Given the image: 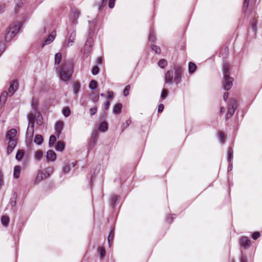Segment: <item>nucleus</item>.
Returning <instances> with one entry per match:
<instances>
[{"mask_svg":"<svg viewBox=\"0 0 262 262\" xmlns=\"http://www.w3.org/2000/svg\"><path fill=\"white\" fill-rule=\"evenodd\" d=\"M17 131L14 128H12L7 132L6 135V140L7 141V155H10L15 148L17 143V138L16 137Z\"/></svg>","mask_w":262,"mask_h":262,"instance_id":"f257e3e1","label":"nucleus"},{"mask_svg":"<svg viewBox=\"0 0 262 262\" xmlns=\"http://www.w3.org/2000/svg\"><path fill=\"white\" fill-rule=\"evenodd\" d=\"M174 72L173 70H169L165 76V82L166 83H171L173 81L176 84L179 83L181 81V76L183 70L179 67H174Z\"/></svg>","mask_w":262,"mask_h":262,"instance_id":"f03ea898","label":"nucleus"},{"mask_svg":"<svg viewBox=\"0 0 262 262\" xmlns=\"http://www.w3.org/2000/svg\"><path fill=\"white\" fill-rule=\"evenodd\" d=\"M229 65L227 63L223 64V71L224 74V81L223 88L224 90H229L233 85V79L229 76Z\"/></svg>","mask_w":262,"mask_h":262,"instance_id":"7ed1b4c3","label":"nucleus"},{"mask_svg":"<svg viewBox=\"0 0 262 262\" xmlns=\"http://www.w3.org/2000/svg\"><path fill=\"white\" fill-rule=\"evenodd\" d=\"M72 74V71L69 68L62 66L59 70V76L61 80L67 81L70 80Z\"/></svg>","mask_w":262,"mask_h":262,"instance_id":"20e7f679","label":"nucleus"},{"mask_svg":"<svg viewBox=\"0 0 262 262\" xmlns=\"http://www.w3.org/2000/svg\"><path fill=\"white\" fill-rule=\"evenodd\" d=\"M237 104L236 100L233 98L230 99L228 105V113L226 116V119L231 118L233 116L237 108Z\"/></svg>","mask_w":262,"mask_h":262,"instance_id":"39448f33","label":"nucleus"},{"mask_svg":"<svg viewBox=\"0 0 262 262\" xmlns=\"http://www.w3.org/2000/svg\"><path fill=\"white\" fill-rule=\"evenodd\" d=\"M18 89V83L16 80H13L10 82L8 89L9 96H12Z\"/></svg>","mask_w":262,"mask_h":262,"instance_id":"423d86ee","label":"nucleus"},{"mask_svg":"<svg viewBox=\"0 0 262 262\" xmlns=\"http://www.w3.org/2000/svg\"><path fill=\"white\" fill-rule=\"evenodd\" d=\"M46 158L47 162H53L56 159V154L53 150H49L47 152Z\"/></svg>","mask_w":262,"mask_h":262,"instance_id":"0eeeda50","label":"nucleus"},{"mask_svg":"<svg viewBox=\"0 0 262 262\" xmlns=\"http://www.w3.org/2000/svg\"><path fill=\"white\" fill-rule=\"evenodd\" d=\"M63 127V123L62 121H58L56 122L55 125V133L57 134V136L59 137L60 134L61 133V131L62 130Z\"/></svg>","mask_w":262,"mask_h":262,"instance_id":"6e6552de","label":"nucleus"},{"mask_svg":"<svg viewBox=\"0 0 262 262\" xmlns=\"http://www.w3.org/2000/svg\"><path fill=\"white\" fill-rule=\"evenodd\" d=\"M20 26L21 24L20 23H17L14 26L10 28L9 31L12 33V34H13L15 36L19 30Z\"/></svg>","mask_w":262,"mask_h":262,"instance_id":"1a4fd4ad","label":"nucleus"},{"mask_svg":"<svg viewBox=\"0 0 262 262\" xmlns=\"http://www.w3.org/2000/svg\"><path fill=\"white\" fill-rule=\"evenodd\" d=\"M47 177L46 175V173H44V171H39L37 174V176L36 178L35 182H39L43 180L44 179L47 178Z\"/></svg>","mask_w":262,"mask_h":262,"instance_id":"9d476101","label":"nucleus"},{"mask_svg":"<svg viewBox=\"0 0 262 262\" xmlns=\"http://www.w3.org/2000/svg\"><path fill=\"white\" fill-rule=\"evenodd\" d=\"M56 36V32L53 31L48 36V37L45 40V44L48 45L52 42L55 39Z\"/></svg>","mask_w":262,"mask_h":262,"instance_id":"9b49d317","label":"nucleus"},{"mask_svg":"<svg viewBox=\"0 0 262 262\" xmlns=\"http://www.w3.org/2000/svg\"><path fill=\"white\" fill-rule=\"evenodd\" d=\"M241 245L246 248L249 247L250 244V241L247 237H242L241 239Z\"/></svg>","mask_w":262,"mask_h":262,"instance_id":"f8f14e48","label":"nucleus"},{"mask_svg":"<svg viewBox=\"0 0 262 262\" xmlns=\"http://www.w3.org/2000/svg\"><path fill=\"white\" fill-rule=\"evenodd\" d=\"M122 105L121 103H118L116 104L113 107V112L115 114H118L121 113Z\"/></svg>","mask_w":262,"mask_h":262,"instance_id":"ddd939ff","label":"nucleus"},{"mask_svg":"<svg viewBox=\"0 0 262 262\" xmlns=\"http://www.w3.org/2000/svg\"><path fill=\"white\" fill-rule=\"evenodd\" d=\"M24 150L23 149H19L17 150L16 152L15 158L16 160L20 161L24 157Z\"/></svg>","mask_w":262,"mask_h":262,"instance_id":"4468645a","label":"nucleus"},{"mask_svg":"<svg viewBox=\"0 0 262 262\" xmlns=\"http://www.w3.org/2000/svg\"><path fill=\"white\" fill-rule=\"evenodd\" d=\"M80 15V12L78 11L77 10H75L73 11V16H72V20L73 23L74 24H77V19L79 16Z\"/></svg>","mask_w":262,"mask_h":262,"instance_id":"2eb2a0df","label":"nucleus"},{"mask_svg":"<svg viewBox=\"0 0 262 262\" xmlns=\"http://www.w3.org/2000/svg\"><path fill=\"white\" fill-rule=\"evenodd\" d=\"M20 172V167L19 166L16 165L14 167V172H13V177L15 179H17L19 177Z\"/></svg>","mask_w":262,"mask_h":262,"instance_id":"dca6fc26","label":"nucleus"},{"mask_svg":"<svg viewBox=\"0 0 262 262\" xmlns=\"http://www.w3.org/2000/svg\"><path fill=\"white\" fill-rule=\"evenodd\" d=\"M34 124L28 125L26 134L28 136L32 137L34 133Z\"/></svg>","mask_w":262,"mask_h":262,"instance_id":"f3484780","label":"nucleus"},{"mask_svg":"<svg viewBox=\"0 0 262 262\" xmlns=\"http://www.w3.org/2000/svg\"><path fill=\"white\" fill-rule=\"evenodd\" d=\"M7 96H9L8 92H3L0 96V103L4 104L7 99Z\"/></svg>","mask_w":262,"mask_h":262,"instance_id":"a211bd4d","label":"nucleus"},{"mask_svg":"<svg viewBox=\"0 0 262 262\" xmlns=\"http://www.w3.org/2000/svg\"><path fill=\"white\" fill-rule=\"evenodd\" d=\"M108 129V125L106 122H102L100 124L99 129L100 131L104 132Z\"/></svg>","mask_w":262,"mask_h":262,"instance_id":"6ab92c4d","label":"nucleus"},{"mask_svg":"<svg viewBox=\"0 0 262 262\" xmlns=\"http://www.w3.org/2000/svg\"><path fill=\"white\" fill-rule=\"evenodd\" d=\"M116 0H103L102 5H105L108 3V7L110 9L114 7Z\"/></svg>","mask_w":262,"mask_h":262,"instance_id":"aec40b11","label":"nucleus"},{"mask_svg":"<svg viewBox=\"0 0 262 262\" xmlns=\"http://www.w3.org/2000/svg\"><path fill=\"white\" fill-rule=\"evenodd\" d=\"M9 221V217L7 215H3L1 218V222L2 224L5 227H7L8 225Z\"/></svg>","mask_w":262,"mask_h":262,"instance_id":"412c9836","label":"nucleus"},{"mask_svg":"<svg viewBox=\"0 0 262 262\" xmlns=\"http://www.w3.org/2000/svg\"><path fill=\"white\" fill-rule=\"evenodd\" d=\"M43 141L42 137L40 135H37L34 140V142L36 144L39 145H41Z\"/></svg>","mask_w":262,"mask_h":262,"instance_id":"4be33fe9","label":"nucleus"},{"mask_svg":"<svg viewBox=\"0 0 262 262\" xmlns=\"http://www.w3.org/2000/svg\"><path fill=\"white\" fill-rule=\"evenodd\" d=\"M196 69V66L193 62H189L188 64V70L190 74L193 73Z\"/></svg>","mask_w":262,"mask_h":262,"instance_id":"5701e85b","label":"nucleus"},{"mask_svg":"<svg viewBox=\"0 0 262 262\" xmlns=\"http://www.w3.org/2000/svg\"><path fill=\"white\" fill-rule=\"evenodd\" d=\"M55 149L57 151H62L64 149V144L62 142H58L55 146Z\"/></svg>","mask_w":262,"mask_h":262,"instance_id":"b1692460","label":"nucleus"},{"mask_svg":"<svg viewBox=\"0 0 262 262\" xmlns=\"http://www.w3.org/2000/svg\"><path fill=\"white\" fill-rule=\"evenodd\" d=\"M114 231H111L107 237V241H108V243L109 244V246L111 247L112 243H113V239H114Z\"/></svg>","mask_w":262,"mask_h":262,"instance_id":"393cba45","label":"nucleus"},{"mask_svg":"<svg viewBox=\"0 0 262 262\" xmlns=\"http://www.w3.org/2000/svg\"><path fill=\"white\" fill-rule=\"evenodd\" d=\"M56 141V138L54 135H51L50 137L49 141V145L50 147H52L54 146L55 142Z\"/></svg>","mask_w":262,"mask_h":262,"instance_id":"a878e982","label":"nucleus"},{"mask_svg":"<svg viewBox=\"0 0 262 262\" xmlns=\"http://www.w3.org/2000/svg\"><path fill=\"white\" fill-rule=\"evenodd\" d=\"M92 51V47H88L86 48V47H84V52L83 54L84 56L87 57L91 53Z\"/></svg>","mask_w":262,"mask_h":262,"instance_id":"bb28decb","label":"nucleus"},{"mask_svg":"<svg viewBox=\"0 0 262 262\" xmlns=\"http://www.w3.org/2000/svg\"><path fill=\"white\" fill-rule=\"evenodd\" d=\"M76 37V32L75 31H73L71 34H70L69 37V42H71V45H72V44L74 43L75 39Z\"/></svg>","mask_w":262,"mask_h":262,"instance_id":"cd10ccee","label":"nucleus"},{"mask_svg":"<svg viewBox=\"0 0 262 262\" xmlns=\"http://www.w3.org/2000/svg\"><path fill=\"white\" fill-rule=\"evenodd\" d=\"M28 120L29 121L28 125H31L32 124L34 125L35 117L33 114H29L28 115Z\"/></svg>","mask_w":262,"mask_h":262,"instance_id":"c85d7f7f","label":"nucleus"},{"mask_svg":"<svg viewBox=\"0 0 262 262\" xmlns=\"http://www.w3.org/2000/svg\"><path fill=\"white\" fill-rule=\"evenodd\" d=\"M42 156V152L41 150H37L34 154V158L36 160L39 161Z\"/></svg>","mask_w":262,"mask_h":262,"instance_id":"c756f323","label":"nucleus"},{"mask_svg":"<svg viewBox=\"0 0 262 262\" xmlns=\"http://www.w3.org/2000/svg\"><path fill=\"white\" fill-rule=\"evenodd\" d=\"M61 54L59 53H57L55 55V63L56 64H59L61 61Z\"/></svg>","mask_w":262,"mask_h":262,"instance_id":"7c9ffc66","label":"nucleus"},{"mask_svg":"<svg viewBox=\"0 0 262 262\" xmlns=\"http://www.w3.org/2000/svg\"><path fill=\"white\" fill-rule=\"evenodd\" d=\"M44 173H46V176L49 177L53 171V168L51 167H47L43 170Z\"/></svg>","mask_w":262,"mask_h":262,"instance_id":"2f4dec72","label":"nucleus"},{"mask_svg":"<svg viewBox=\"0 0 262 262\" xmlns=\"http://www.w3.org/2000/svg\"><path fill=\"white\" fill-rule=\"evenodd\" d=\"M97 83L96 80H92L89 84V88L91 90H95L97 88Z\"/></svg>","mask_w":262,"mask_h":262,"instance_id":"473e14b6","label":"nucleus"},{"mask_svg":"<svg viewBox=\"0 0 262 262\" xmlns=\"http://www.w3.org/2000/svg\"><path fill=\"white\" fill-rule=\"evenodd\" d=\"M167 61L163 59H160L158 62V66L161 68H165L167 66Z\"/></svg>","mask_w":262,"mask_h":262,"instance_id":"72a5a7b5","label":"nucleus"},{"mask_svg":"<svg viewBox=\"0 0 262 262\" xmlns=\"http://www.w3.org/2000/svg\"><path fill=\"white\" fill-rule=\"evenodd\" d=\"M93 39L91 37H89L87 39L84 47L88 48V47H93Z\"/></svg>","mask_w":262,"mask_h":262,"instance_id":"f704fd0d","label":"nucleus"},{"mask_svg":"<svg viewBox=\"0 0 262 262\" xmlns=\"http://www.w3.org/2000/svg\"><path fill=\"white\" fill-rule=\"evenodd\" d=\"M62 113L65 117L69 116L71 114V111L70 108L68 107H64L62 110Z\"/></svg>","mask_w":262,"mask_h":262,"instance_id":"c9c22d12","label":"nucleus"},{"mask_svg":"<svg viewBox=\"0 0 262 262\" xmlns=\"http://www.w3.org/2000/svg\"><path fill=\"white\" fill-rule=\"evenodd\" d=\"M80 88V84L79 82H76L74 84L73 92L75 94H77L79 91Z\"/></svg>","mask_w":262,"mask_h":262,"instance_id":"e433bc0d","label":"nucleus"},{"mask_svg":"<svg viewBox=\"0 0 262 262\" xmlns=\"http://www.w3.org/2000/svg\"><path fill=\"white\" fill-rule=\"evenodd\" d=\"M233 149L232 147H229L228 149V160L229 161V163H231V162L232 160L233 159Z\"/></svg>","mask_w":262,"mask_h":262,"instance_id":"4c0bfd02","label":"nucleus"},{"mask_svg":"<svg viewBox=\"0 0 262 262\" xmlns=\"http://www.w3.org/2000/svg\"><path fill=\"white\" fill-rule=\"evenodd\" d=\"M14 36V35L9 31L6 35L5 40L7 42L10 41Z\"/></svg>","mask_w":262,"mask_h":262,"instance_id":"58836bf2","label":"nucleus"},{"mask_svg":"<svg viewBox=\"0 0 262 262\" xmlns=\"http://www.w3.org/2000/svg\"><path fill=\"white\" fill-rule=\"evenodd\" d=\"M98 252L99 253V255L101 258H103L105 255V250L103 247H101L98 248Z\"/></svg>","mask_w":262,"mask_h":262,"instance_id":"ea45409f","label":"nucleus"},{"mask_svg":"<svg viewBox=\"0 0 262 262\" xmlns=\"http://www.w3.org/2000/svg\"><path fill=\"white\" fill-rule=\"evenodd\" d=\"M130 86L129 85H127L125 86L123 91V95L124 96H127L129 95Z\"/></svg>","mask_w":262,"mask_h":262,"instance_id":"a19ab883","label":"nucleus"},{"mask_svg":"<svg viewBox=\"0 0 262 262\" xmlns=\"http://www.w3.org/2000/svg\"><path fill=\"white\" fill-rule=\"evenodd\" d=\"M168 96V92L166 90L163 89L162 91L161 95V98L162 99H165Z\"/></svg>","mask_w":262,"mask_h":262,"instance_id":"79ce46f5","label":"nucleus"},{"mask_svg":"<svg viewBox=\"0 0 262 262\" xmlns=\"http://www.w3.org/2000/svg\"><path fill=\"white\" fill-rule=\"evenodd\" d=\"M99 72V68L98 66H95L93 67L92 70V73L93 75H96L98 74Z\"/></svg>","mask_w":262,"mask_h":262,"instance_id":"37998d69","label":"nucleus"},{"mask_svg":"<svg viewBox=\"0 0 262 262\" xmlns=\"http://www.w3.org/2000/svg\"><path fill=\"white\" fill-rule=\"evenodd\" d=\"M152 50L155 51V52L156 54H160V53L161 52L160 48L158 46H156V45H153L152 46Z\"/></svg>","mask_w":262,"mask_h":262,"instance_id":"c03bdc74","label":"nucleus"},{"mask_svg":"<svg viewBox=\"0 0 262 262\" xmlns=\"http://www.w3.org/2000/svg\"><path fill=\"white\" fill-rule=\"evenodd\" d=\"M97 111V107L96 106L92 107L90 110V113L91 116L94 115Z\"/></svg>","mask_w":262,"mask_h":262,"instance_id":"a18cd8bd","label":"nucleus"},{"mask_svg":"<svg viewBox=\"0 0 262 262\" xmlns=\"http://www.w3.org/2000/svg\"><path fill=\"white\" fill-rule=\"evenodd\" d=\"M111 200L113 205H114L118 200V196L116 195H112L111 197Z\"/></svg>","mask_w":262,"mask_h":262,"instance_id":"49530a36","label":"nucleus"},{"mask_svg":"<svg viewBox=\"0 0 262 262\" xmlns=\"http://www.w3.org/2000/svg\"><path fill=\"white\" fill-rule=\"evenodd\" d=\"M219 138L221 142H222V143H223V142L222 141H223L225 139L224 134L223 132H219Z\"/></svg>","mask_w":262,"mask_h":262,"instance_id":"de8ad7c7","label":"nucleus"},{"mask_svg":"<svg viewBox=\"0 0 262 262\" xmlns=\"http://www.w3.org/2000/svg\"><path fill=\"white\" fill-rule=\"evenodd\" d=\"M260 236V233L259 232H255L252 234V238L253 239H256Z\"/></svg>","mask_w":262,"mask_h":262,"instance_id":"09e8293b","label":"nucleus"},{"mask_svg":"<svg viewBox=\"0 0 262 262\" xmlns=\"http://www.w3.org/2000/svg\"><path fill=\"white\" fill-rule=\"evenodd\" d=\"M71 42H69V41H65L62 45V48L64 49H67V48L71 46Z\"/></svg>","mask_w":262,"mask_h":262,"instance_id":"8fccbe9b","label":"nucleus"},{"mask_svg":"<svg viewBox=\"0 0 262 262\" xmlns=\"http://www.w3.org/2000/svg\"><path fill=\"white\" fill-rule=\"evenodd\" d=\"M15 2L17 8H20L22 6L23 3L21 0H15Z\"/></svg>","mask_w":262,"mask_h":262,"instance_id":"3c124183","label":"nucleus"},{"mask_svg":"<svg viewBox=\"0 0 262 262\" xmlns=\"http://www.w3.org/2000/svg\"><path fill=\"white\" fill-rule=\"evenodd\" d=\"M70 170V167L69 165H66L64 167L63 169V172L64 173H68Z\"/></svg>","mask_w":262,"mask_h":262,"instance_id":"603ef678","label":"nucleus"},{"mask_svg":"<svg viewBox=\"0 0 262 262\" xmlns=\"http://www.w3.org/2000/svg\"><path fill=\"white\" fill-rule=\"evenodd\" d=\"M164 106L163 104H160L158 106V113H161L164 110Z\"/></svg>","mask_w":262,"mask_h":262,"instance_id":"864d4df0","label":"nucleus"},{"mask_svg":"<svg viewBox=\"0 0 262 262\" xmlns=\"http://www.w3.org/2000/svg\"><path fill=\"white\" fill-rule=\"evenodd\" d=\"M37 119L36 120V122L38 124L41 125L42 124V118L40 117L39 115L37 116Z\"/></svg>","mask_w":262,"mask_h":262,"instance_id":"5fc2aeb1","label":"nucleus"},{"mask_svg":"<svg viewBox=\"0 0 262 262\" xmlns=\"http://www.w3.org/2000/svg\"><path fill=\"white\" fill-rule=\"evenodd\" d=\"M107 94H108V96H107V97L108 98H113V97H114V93L112 91H108L107 92Z\"/></svg>","mask_w":262,"mask_h":262,"instance_id":"6e6d98bb","label":"nucleus"},{"mask_svg":"<svg viewBox=\"0 0 262 262\" xmlns=\"http://www.w3.org/2000/svg\"><path fill=\"white\" fill-rule=\"evenodd\" d=\"M241 262H247V258L245 256L242 255L241 258Z\"/></svg>","mask_w":262,"mask_h":262,"instance_id":"4d7b16f0","label":"nucleus"},{"mask_svg":"<svg viewBox=\"0 0 262 262\" xmlns=\"http://www.w3.org/2000/svg\"><path fill=\"white\" fill-rule=\"evenodd\" d=\"M229 93H225L223 95V99L224 101H226L228 98Z\"/></svg>","mask_w":262,"mask_h":262,"instance_id":"13d9d810","label":"nucleus"},{"mask_svg":"<svg viewBox=\"0 0 262 262\" xmlns=\"http://www.w3.org/2000/svg\"><path fill=\"white\" fill-rule=\"evenodd\" d=\"M4 50V48L3 44V43H0V56L1 55L2 53L3 52Z\"/></svg>","mask_w":262,"mask_h":262,"instance_id":"bf43d9fd","label":"nucleus"},{"mask_svg":"<svg viewBox=\"0 0 262 262\" xmlns=\"http://www.w3.org/2000/svg\"><path fill=\"white\" fill-rule=\"evenodd\" d=\"M110 101H106L105 104V109L106 110H108L109 107H110Z\"/></svg>","mask_w":262,"mask_h":262,"instance_id":"052dcab7","label":"nucleus"},{"mask_svg":"<svg viewBox=\"0 0 262 262\" xmlns=\"http://www.w3.org/2000/svg\"><path fill=\"white\" fill-rule=\"evenodd\" d=\"M249 0H245L244 2V7L247 8L248 6Z\"/></svg>","mask_w":262,"mask_h":262,"instance_id":"680f3d73","label":"nucleus"},{"mask_svg":"<svg viewBox=\"0 0 262 262\" xmlns=\"http://www.w3.org/2000/svg\"><path fill=\"white\" fill-rule=\"evenodd\" d=\"M232 163L231 161V163H229V165L228 168V170L231 171L232 170Z\"/></svg>","mask_w":262,"mask_h":262,"instance_id":"e2e57ef3","label":"nucleus"},{"mask_svg":"<svg viewBox=\"0 0 262 262\" xmlns=\"http://www.w3.org/2000/svg\"><path fill=\"white\" fill-rule=\"evenodd\" d=\"M102 59L101 58V57H99L97 59V62L99 63H102Z\"/></svg>","mask_w":262,"mask_h":262,"instance_id":"0e129e2a","label":"nucleus"},{"mask_svg":"<svg viewBox=\"0 0 262 262\" xmlns=\"http://www.w3.org/2000/svg\"><path fill=\"white\" fill-rule=\"evenodd\" d=\"M225 111V108L224 107H222L221 108V113H224Z\"/></svg>","mask_w":262,"mask_h":262,"instance_id":"69168bd1","label":"nucleus"},{"mask_svg":"<svg viewBox=\"0 0 262 262\" xmlns=\"http://www.w3.org/2000/svg\"><path fill=\"white\" fill-rule=\"evenodd\" d=\"M3 8L0 6V13L3 12Z\"/></svg>","mask_w":262,"mask_h":262,"instance_id":"338daca9","label":"nucleus"},{"mask_svg":"<svg viewBox=\"0 0 262 262\" xmlns=\"http://www.w3.org/2000/svg\"><path fill=\"white\" fill-rule=\"evenodd\" d=\"M256 23H253V27L254 28V29H256Z\"/></svg>","mask_w":262,"mask_h":262,"instance_id":"774afa93","label":"nucleus"}]
</instances>
